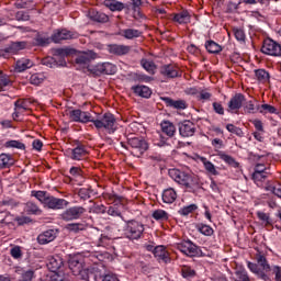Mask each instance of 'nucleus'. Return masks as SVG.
<instances>
[{"instance_id": "nucleus-1", "label": "nucleus", "mask_w": 281, "mask_h": 281, "mask_svg": "<svg viewBox=\"0 0 281 281\" xmlns=\"http://www.w3.org/2000/svg\"><path fill=\"white\" fill-rule=\"evenodd\" d=\"M169 177L179 183V186H183L187 192L194 193L201 188V180L198 176L190 175L186 171H181L179 169H170Z\"/></svg>"}, {"instance_id": "nucleus-2", "label": "nucleus", "mask_w": 281, "mask_h": 281, "mask_svg": "<svg viewBox=\"0 0 281 281\" xmlns=\"http://www.w3.org/2000/svg\"><path fill=\"white\" fill-rule=\"evenodd\" d=\"M124 223L125 226L123 227V234L125 238L128 240H139V238L144 236V232L146 231L144 223L137 220H125Z\"/></svg>"}, {"instance_id": "nucleus-3", "label": "nucleus", "mask_w": 281, "mask_h": 281, "mask_svg": "<svg viewBox=\"0 0 281 281\" xmlns=\"http://www.w3.org/2000/svg\"><path fill=\"white\" fill-rule=\"evenodd\" d=\"M93 125L98 131L105 128L109 135H113L117 131V119L112 113H104L101 119H94Z\"/></svg>"}, {"instance_id": "nucleus-4", "label": "nucleus", "mask_w": 281, "mask_h": 281, "mask_svg": "<svg viewBox=\"0 0 281 281\" xmlns=\"http://www.w3.org/2000/svg\"><path fill=\"white\" fill-rule=\"evenodd\" d=\"M127 144L132 148L131 154L134 157H142L146 150H148V142L144 137H128Z\"/></svg>"}, {"instance_id": "nucleus-5", "label": "nucleus", "mask_w": 281, "mask_h": 281, "mask_svg": "<svg viewBox=\"0 0 281 281\" xmlns=\"http://www.w3.org/2000/svg\"><path fill=\"white\" fill-rule=\"evenodd\" d=\"M85 214H87V209L80 205H75L66 209L59 214V218L65 221V223H69L71 221H80Z\"/></svg>"}, {"instance_id": "nucleus-6", "label": "nucleus", "mask_w": 281, "mask_h": 281, "mask_svg": "<svg viewBox=\"0 0 281 281\" xmlns=\"http://www.w3.org/2000/svg\"><path fill=\"white\" fill-rule=\"evenodd\" d=\"M90 74L95 78H100V76H114L117 74V66L113 65L112 63L105 61L102 64H97L89 68Z\"/></svg>"}, {"instance_id": "nucleus-7", "label": "nucleus", "mask_w": 281, "mask_h": 281, "mask_svg": "<svg viewBox=\"0 0 281 281\" xmlns=\"http://www.w3.org/2000/svg\"><path fill=\"white\" fill-rule=\"evenodd\" d=\"M55 56H59V61L56 60L54 57H45L42 59V65L45 67H49L50 69H54V67H65L67 65V61H65V56H69V52L64 48H57L55 49Z\"/></svg>"}, {"instance_id": "nucleus-8", "label": "nucleus", "mask_w": 281, "mask_h": 281, "mask_svg": "<svg viewBox=\"0 0 281 281\" xmlns=\"http://www.w3.org/2000/svg\"><path fill=\"white\" fill-rule=\"evenodd\" d=\"M85 259L80 255H69L68 256V269L71 271L72 276H79L81 278L82 272L87 269L83 268Z\"/></svg>"}, {"instance_id": "nucleus-9", "label": "nucleus", "mask_w": 281, "mask_h": 281, "mask_svg": "<svg viewBox=\"0 0 281 281\" xmlns=\"http://www.w3.org/2000/svg\"><path fill=\"white\" fill-rule=\"evenodd\" d=\"M70 122H77L78 124H93L95 117L90 114L89 111H82L80 109L70 110L68 113Z\"/></svg>"}, {"instance_id": "nucleus-10", "label": "nucleus", "mask_w": 281, "mask_h": 281, "mask_svg": "<svg viewBox=\"0 0 281 281\" xmlns=\"http://www.w3.org/2000/svg\"><path fill=\"white\" fill-rule=\"evenodd\" d=\"M177 249L190 258L201 256V248L196 246V244L192 243V240H182L177 244Z\"/></svg>"}, {"instance_id": "nucleus-11", "label": "nucleus", "mask_w": 281, "mask_h": 281, "mask_svg": "<svg viewBox=\"0 0 281 281\" xmlns=\"http://www.w3.org/2000/svg\"><path fill=\"white\" fill-rule=\"evenodd\" d=\"M261 53L265 54L266 56H274V57L281 56V45L280 43L268 37L262 42Z\"/></svg>"}, {"instance_id": "nucleus-12", "label": "nucleus", "mask_w": 281, "mask_h": 281, "mask_svg": "<svg viewBox=\"0 0 281 281\" xmlns=\"http://www.w3.org/2000/svg\"><path fill=\"white\" fill-rule=\"evenodd\" d=\"M68 155L72 161H82L89 155V149L87 145L80 143V140H76L75 148L68 149Z\"/></svg>"}, {"instance_id": "nucleus-13", "label": "nucleus", "mask_w": 281, "mask_h": 281, "mask_svg": "<svg viewBox=\"0 0 281 281\" xmlns=\"http://www.w3.org/2000/svg\"><path fill=\"white\" fill-rule=\"evenodd\" d=\"M74 38H78V33L67 29L55 30L52 34L53 43H60V41H71Z\"/></svg>"}, {"instance_id": "nucleus-14", "label": "nucleus", "mask_w": 281, "mask_h": 281, "mask_svg": "<svg viewBox=\"0 0 281 281\" xmlns=\"http://www.w3.org/2000/svg\"><path fill=\"white\" fill-rule=\"evenodd\" d=\"M245 104V94L236 93L234 94L227 103V113H238Z\"/></svg>"}, {"instance_id": "nucleus-15", "label": "nucleus", "mask_w": 281, "mask_h": 281, "mask_svg": "<svg viewBox=\"0 0 281 281\" xmlns=\"http://www.w3.org/2000/svg\"><path fill=\"white\" fill-rule=\"evenodd\" d=\"M160 100L167 109H175L176 111H186L188 109V102L183 99L175 100L170 97H161Z\"/></svg>"}, {"instance_id": "nucleus-16", "label": "nucleus", "mask_w": 281, "mask_h": 281, "mask_svg": "<svg viewBox=\"0 0 281 281\" xmlns=\"http://www.w3.org/2000/svg\"><path fill=\"white\" fill-rule=\"evenodd\" d=\"M178 131L181 137H193L196 133V125L192 121H183L178 124Z\"/></svg>"}, {"instance_id": "nucleus-17", "label": "nucleus", "mask_w": 281, "mask_h": 281, "mask_svg": "<svg viewBox=\"0 0 281 281\" xmlns=\"http://www.w3.org/2000/svg\"><path fill=\"white\" fill-rule=\"evenodd\" d=\"M68 205L69 201L50 195L46 200L44 207H48V210H65Z\"/></svg>"}, {"instance_id": "nucleus-18", "label": "nucleus", "mask_w": 281, "mask_h": 281, "mask_svg": "<svg viewBox=\"0 0 281 281\" xmlns=\"http://www.w3.org/2000/svg\"><path fill=\"white\" fill-rule=\"evenodd\" d=\"M58 237V229H47L37 236L38 245H49V243H54Z\"/></svg>"}, {"instance_id": "nucleus-19", "label": "nucleus", "mask_w": 281, "mask_h": 281, "mask_svg": "<svg viewBox=\"0 0 281 281\" xmlns=\"http://www.w3.org/2000/svg\"><path fill=\"white\" fill-rule=\"evenodd\" d=\"M168 19L173 21V23H179V25H188V23H190L192 20V15H190L188 10H182L179 13L169 14Z\"/></svg>"}, {"instance_id": "nucleus-20", "label": "nucleus", "mask_w": 281, "mask_h": 281, "mask_svg": "<svg viewBox=\"0 0 281 281\" xmlns=\"http://www.w3.org/2000/svg\"><path fill=\"white\" fill-rule=\"evenodd\" d=\"M154 257L158 262H165V265L170 262V252H168L165 246H156L154 249Z\"/></svg>"}, {"instance_id": "nucleus-21", "label": "nucleus", "mask_w": 281, "mask_h": 281, "mask_svg": "<svg viewBox=\"0 0 281 281\" xmlns=\"http://www.w3.org/2000/svg\"><path fill=\"white\" fill-rule=\"evenodd\" d=\"M247 268L249 269V271H251V273H255V276H257L259 280L271 281V277H269V274H267L265 270H261L258 263L247 261Z\"/></svg>"}, {"instance_id": "nucleus-22", "label": "nucleus", "mask_w": 281, "mask_h": 281, "mask_svg": "<svg viewBox=\"0 0 281 281\" xmlns=\"http://www.w3.org/2000/svg\"><path fill=\"white\" fill-rule=\"evenodd\" d=\"M103 5H105V8H109L111 12H122V10H131V5L124 4L123 2H120L117 0H105L103 2Z\"/></svg>"}, {"instance_id": "nucleus-23", "label": "nucleus", "mask_w": 281, "mask_h": 281, "mask_svg": "<svg viewBox=\"0 0 281 281\" xmlns=\"http://www.w3.org/2000/svg\"><path fill=\"white\" fill-rule=\"evenodd\" d=\"M77 195L81 201H89V199H92V196H98V191H95L93 187L87 186L77 189Z\"/></svg>"}, {"instance_id": "nucleus-24", "label": "nucleus", "mask_w": 281, "mask_h": 281, "mask_svg": "<svg viewBox=\"0 0 281 281\" xmlns=\"http://www.w3.org/2000/svg\"><path fill=\"white\" fill-rule=\"evenodd\" d=\"M251 124L255 126L256 131L252 133V136L257 142H265V124L262 121L256 119L251 121Z\"/></svg>"}, {"instance_id": "nucleus-25", "label": "nucleus", "mask_w": 281, "mask_h": 281, "mask_svg": "<svg viewBox=\"0 0 281 281\" xmlns=\"http://www.w3.org/2000/svg\"><path fill=\"white\" fill-rule=\"evenodd\" d=\"M160 74L165 78H179V67L168 64L160 67Z\"/></svg>"}, {"instance_id": "nucleus-26", "label": "nucleus", "mask_w": 281, "mask_h": 281, "mask_svg": "<svg viewBox=\"0 0 281 281\" xmlns=\"http://www.w3.org/2000/svg\"><path fill=\"white\" fill-rule=\"evenodd\" d=\"M98 58V54L93 50H88L76 57L75 63L77 65H89L91 60H95Z\"/></svg>"}, {"instance_id": "nucleus-27", "label": "nucleus", "mask_w": 281, "mask_h": 281, "mask_svg": "<svg viewBox=\"0 0 281 281\" xmlns=\"http://www.w3.org/2000/svg\"><path fill=\"white\" fill-rule=\"evenodd\" d=\"M16 160H14V156L12 154H0V170H8V168H12Z\"/></svg>"}, {"instance_id": "nucleus-28", "label": "nucleus", "mask_w": 281, "mask_h": 281, "mask_svg": "<svg viewBox=\"0 0 281 281\" xmlns=\"http://www.w3.org/2000/svg\"><path fill=\"white\" fill-rule=\"evenodd\" d=\"M132 91L135 93V95H138V98L148 99L150 95H153V90L144 85L133 86Z\"/></svg>"}, {"instance_id": "nucleus-29", "label": "nucleus", "mask_w": 281, "mask_h": 281, "mask_svg": "<svg viewBox=\"0 0 281 281\" xmlns=\"http://www.w3.org/2000/svg\"><path fill=\"white\" fill-rule=\"evenodd\" d=\"M63 265H65V261L63 260V257L55 255L49 258L47 267L49 271H61Z\"/></svg>"}, {"instance_id": "nucleus-30", "label": "nucleus", "mask_w": 281, "mask_h": 281, "mask_svg": "<svg viewBox=\"0 0 281 281\" xmlns=\"http://www.w3.org/2000/svg\"><path fill=\"white\" fill-rule=\"evenodd\" d=\"M52 42L54 41L52 40V36L49 37L47 33H37L34 37V44L37 47H47L52 44Z\"/></svg>"}, {"instance_id": "nucleus-31", "label": "nucleus", "mask_w": 281, "mask_h": 281, "mask_svg": "<svg viewBox=\"0 0 281 281\" xmlns=\"http://www.w3.org/2000/svg\"><path fill=\"white\" fill-rule=\"evenodd\" d=\"M110 54H114L115 56H126L128 52H131V46L120 45V44H111L109 46Z\"/></svg>"}, {"instance_id": "nucleus-32", "label": "nucleus", "mask_w": 281, "mask_h": 281, "mask_svg": "<svg viewBox=\"0 0 281 281\" xmlns=\"http://www.w3.org/2000/svg\"><path fill=\"white\" fill-rule=\"evenodd\" d=\"M80 279L85 281H102V273L98 270L86 269Z\"/></svg>"}, {"instance_id": "nucleus-33", "label": "nucleus", "mask_w": 281, "mask_h": 281, "mask_svg": "<svg viewBox=\"0 0 281 281\" xmlns=\"http://www.w3.org/2000/svg\"><path fill=\"white\" fill-rule=\"evenodd\" d=\"M177 201V190L173 188H167L162 191V202L167 205H172Z\"/></svg>"}, {"instance_id": "nucleus-34", "label": "nucleus", "mask_w": 281, "mask_h": 281, "mask_svg": "<svg viewBox=\"0 0 281 281\" xmlns=\"http://www.w3.org/2000/svg\"><path fill=\"white\" fill-rule=\"evenodd\" d=\"M180 274L182 276L183 280H194L196 277V270L192 268V266L183 265L180 267Z\"/></svg>"}, {"instance_id": "nucleus-35", "label": "nucleus", "mask_w": 281, "mask_h": 281, "mask_svg": "<svg viewBox=\"0 0 281 281\" xmlns=\"http://www.w3.org/2000/svg\"><path fill=\"white\" fill-rule=\"evenodd\" d=\"M32 67H34V61L27 58H21L15 64V71H18V74H23V71L32 69Z\"/></svg>"}, {"instance_id": "nucleus-36", "label": "nucleus", "mask_w": 281, "mask_h": 281, "mask_svg": "<svg viewBox=\"0 0 281 281\" xmlns=\"http://www.w3.org/2000/svg\"><path fill=\"white\" fill-rule=\"evenodd\" d=\"M161 131L165 135H167V137H175L176 133H177V127L175 126V124L170 121H162L161 124Z\"/></svg>"}, {"instance_id": "nucleus-37", "label": "nucleus", "mask_w": 281, "mask_h": 281, "mask_svg": "<svg viewBox=\"0 0 281 281\" xmlns=\"http://www.w3.org/2000/svg\"><path fill=\"white\" fill-rule=\"evenodd\" d=\"M256 261L257 265L259 267H261V271H263V273H269V271H271L272 266L269 265V261L267 260V257H265V255H262V252H259L256 255Z\"/></svg>"}, {"instance_id": "nucleus-38", "label": "nucleus", "mask_w": 281, "mask_h": 281, "mask_svg": "<svg viewBox=\"0 0 281 281\" xmlns=\"http://www.w3.org/2000/svg\"><path fill=\"white\" fill-rule=\"evenodd\" d=\"M24 212L31 216H41V214H43V210H41V207H38V205L32 201L26 202Z\"/></svg>"}, {"instance_id": "nucleus-39", "label": "nucleus", "mask_w": 281, "mask_h": 281, "mask_svg": "<svg viewBox=\"0 0 281 281\" xmlns=\"http://www.w3.org/2000/svg\"><path fill=\"white\" fill-rule=\"evenodd\" d=\"M89 16H90L91 21H95L97 23H109V15H106L105 13H102L100 11L92 9L89 12Z\"/></svg>"}, {"instance_id": "nucleus-40", "label": "nucleus", "mask_w": 281, "mask_h": 281, "mask_svg": "<svg viewBox=\"0 0 281 281\" xmlns=\"http://www.w3.org/2000/svg\"><path fill=\"white\" fill-rule=\"evenodd\" d=\"M217 157L224 161V164H227V166H232V168H239L240 164L236 161L234 157L231 155L225 154V151H218Z\"/></svg>"}, {"instance_id": "nucleus-41", "label": "nucleus", "mask_w": 281, "mask_h": 281, "mask_svg": "<svg viewBox=\"0 0 281 281\" xmlns=\"http://www.w3.org/2000/svg\"><path fill=\"white\" fill-rule=\"evenodd\" d=\"M121 36L127 41H133V38H139L142 36V31L137 29H125L121 31Z\"/></svg>"}, {"instance_id": "nucleus-42", "label": "nucleus", "mask_w": 281, "mask_h": 281, "mask_svg": "<svg viewBox=\"0 0 281 281\" xmlns=\"http://www.w3.org/2000/svg\"><path fill=\"white\" fill-rule=\"evenodd\" d=\"M27 43L25 42H12L5 49V54H16L21 49H25Z\"/></svg>"}, {"instance_id": "nucleus-43", "label": "nucleus", "mask_w": 281, "mask_h": 281, "mask_svg": "<svg viewBox=\"0 0 281 281\" xmlns=\"http://www.w3.org/2000/svg\"><path fill=\"white\" fill-rule=\"evenodd\" d=\"M12 87V79L10 75H5L3 70L0 72V92L8 91Z\"/></svg>"}, {"instance_id": "nucleus-44", "label": "nucleus", "mask_w": 281, "mask_h": 281, "mask_svg": "<svg viewBox=\"0 0 281 281\" xmlns=\"http://www.w3.org/2000/svg\"><path fill=\"white\" fill-rule=\"evenodd\" d=\"M204 47L209 54H218L220 52H223V46L212 40L206 41Z\"/></svg>"}, {"instance_id": "nucleus-45", "label": "nucleus", "mask_w": 281, "mask_h": 281, "mask_svg": "<svg viewBox=\"0 0 281 281\" xmlns=\"http://www.w3.org/2000/svg\"><path fill=\"white\" fill-rule=\"evenodd\" d=\"M257 109H258L259 113H261V115H267V113H270V115H279L280 114V112L278 111V109H276V106H273L271 104H267V103L258 105Z\"/></svg>"}, {"instance_id": "nucleus-46", "label": "nucleus", "mask_w": 281, "mask_h": 281, "mask_svg": "<svg viewBox=\"0 0 281 281\" xmlns=\"http://www.w3.org/2000/svg\"><path fill=\"white\" fill-rule=\"evenodd\" d=\"M195 229L202 234V236H214V228H212L210 225L198 223L195 224Z\"/></svg>"}, {"instance_id": "nucleus-47", "label": "nucleus", "mask_w": 281, "mask_h": 281, "mask_svg": "<svg viewBox=\"0 0 281 281\" xmlns=\"http://www.w3.org/2000/svg\"><path fill=\"white\" fill-rule=\"evenodd\" d=\"M243 109H244V112L248 115H251L254 113H258V105L256 106V104L254 103V101L251 100H248L247 101V97H245V102L244 104L241 105Z\"/></svg>"}, {"instance_id": "nucleus-48", "label": "nucleus", "mask_w": 281, "mask_h": 281, "mask_svg": "<svg viewBox=\"0 0 281 281\" xmlns=\"http://www.w3.org/2000/svg\"><path fill=\"white\" fill-rule=\"evenodd\" d=\"M151 217L154 218V221H159L160 223H164L168 221V218H170V214H168V212H166L165 210L158 209L153 212Z\"/></svg>"}, {"instance_id": "nucleus-49", "label": "nucleus", "mask_w": 281, "mask_h": 281, "mask_svg": "<svg viewBox=\"0 0 281 281\" xmlns=\"http://www.w3.org/2000/svg\"><path fill=\"white\" fill-rule=\"evenodd\" d=\"M31 195L35 196V199H37V201H40V203L45 206L52 194H49L47 191H32Z\"/></svg>"}, {"instance_id": "nucleus-50", "label": "nucleus", "mask_w": 281, "mask_h": 281, "mask_svg": "<svg viewBox=\"0 0 281 281\" xmlns=\"http://www.w3.org/2000/svg\"><path fill=\"white\" fill-rule=\"evenodd\" d=\"M48 278L50 281H67V274L63 270H50Z\"/></svg>"}, {"instance_id": "nucleus-51", "label": "nucleus", "mask_w": 281, "mask_h": 281, "mask_svg": "<svg viewBox=\"0 0 281 281\" xmlns=\"http://www.w3.org/2000/svg\"><path fill=\"white\" fill-rule=\"evenodd\" d=\"M255 76L259 82H269L271 75L266 69L255 70Z\"/></svg>"}, {"instance_id": "nucleus-52", "label": "nucleus", "mask_w": 281, "mask_h": 281, "mask_svg": "<svg viewBox=\"0 0 281 281\" xmlns=\"http://www.w3.org/2000/svg\"><path fill=\"white\" fill-rule=\"evenodd\" d=\"M132 80L134 82H151L153 77H150L144 72H134L132 75Z\"/></svg>"}, {"instance_id": "nucleus-53", "label": "nucleus", "mask_w": 281, "mask_h": 281, "mask_svg": "<svg viewBox=\"0 0 281 281\" xmlns=\"http://www.w3.org/2000/svg\"><path fill=\"white\" fill-rule=\"evenodd\" d=\"M140 65L145 71H148V74H155V69H157V65H155V61L148 60L146 58L140 60Z\"/></svg>"}, {"instance_id": "nucleus-54", "label": "nucleus", "mask_w": 281, "mask_h": 281, "mask_svg": "<svg viewBox=\"0 0 281 281\" xmlns=\"http://www.w3.org/2000/svg\"><path fill=\"white\" fill-rule=\"evenodd\" d=\"M196 210H199V206H196V204H190L181 207L178 211V214H180V216H190V214H192L193 212H196Z\"/></svg>"}, {"instance_id": "nucleus-55", "label": "nucleus", "mask_w": 281, "mask_h": 281, "mask_svg": "<svg viewBox=\"0 0 281 281\" xmlns=\"http://www.w3.org/2000/svg\"><path fill=\"white\" fill-rule=\"evenodd\" d=\"M257 218H259V221L265 223V227H269V226L273 225V220H271V216H269L268 213L258 211L257 212Z\"/></svg>"}, {"instance_id": "nucleus-56", "label": "nucleus", "mask_w": 281, "mask_h": 281, "mask_svg": "<svg viewBox=\"0 0 281 281\" xmlns=\"http://www.w3.org/2000/svg\"><path fill=\"white\" fill-rule=\"evenodd\" d=\"M4 148H16L18 150H25V144L21 140H7L4 143Z\"/></svg>"}, {"instance_id": "nucleus-57", "label": "nucleus", "mask_w": 281, "mask_h": 281, "mask_svg": "<svg viewBox=\"0 0 281 281\" xmlns=\"http://www.w3.org/2000/svg\"><path fill=\"white\" fill-rule=\"evenodd\" d=\"M267 177H269V173H256L252 172L251 179L260 188L265 181H267Z\"/></svg>"}, {"instance_id": "nucleus-58", "label": "nucleus", "mask_w": 281, "mask_h": 281, "mask_svg": "<svg viewBox=\"0 0 281 281\" xmlns=\"http://www.w3.org/2000/svg\"><path fill=\"white\" fill-rule=\"evenodd\" d=\"M132 2L127 5H130V10L134 12V16H142V0H131Z\"/></svg>"}, {"instance_id": "nucleus-59", "label": "nucleus", "mask_w": 281, "mask_h": 281, "mask_svg": "<svg viewBox=\"0 0 281 281\" xmlns=\"http://www.w3.org/2000/svg\"><path fill=\"white\" fill-rule=\"evenodd\" d=\"M106 214H109V216H114V217L119 216L120 218H122V221H125L124 217L122 216V211L120 210L119 204L109 206Z\"/></svg>"}, {"instance_id": "nucleus-60", "label": "nucleus", "mask_w": 281, "mask_h": 281, "mask_svg": "<svg viewBox=\"0 0 281 281\" xmlns=\"http://www.w3.org/2000/svg\"><path fill=\"white\" fill-rule=\"evenodd\" d=\"M226 131H228V133H233V135H237V137H245V132H243V128L237 127L232 123L226 125Z\"/></svg>"}, {"instance_id": "nucleus-61", "label": "nucleus", "mask_w": 281, "mask_h": 281, "mask_svg": "<svg viewBox=\"0 0 281 281\" xmlns=\"http://www.w3.org/2000/svg\"><path fill=\"white\" fill-rule=\"evenodd\" d=\"M235 276L237 277V281H251V278L249 277V272L245 268H240L235 271Z\"/></svg>"}, {"instance_id": "nucleus-62", "label": "nucleus", "mask_w": 281, "mask_h": 281, "mask_svg": "<svg viewBox=\"0 0 281 281\" xmlns=\"http://www.w3.org/2000/svg\"><path fill=\"white\" fill-rule=\"evenodd\" d=\"M101 281H120V278L115 272L108 271L102 274Z\"/></svg>"}, {"instance_id": "nucleus-63", "label": "nucleus", "mask_w": 281, "mask_h": 281, "mask_svg": "<svg viewBox=\"0 0 281 281\" xmlns=\"http://www.w3.org/2000/svg\"><path fill=\"white\" fill-rule=\"evenodd\" d=\"M34 278V270H26L22 272L19 281H32Z\"/></svg>"}, {"instance_id": "nucleus-64", "label": "nucleus", "mask_w": 281, "mask_h": 281, "mask_svg": "<svg viewBox=\"0 0 281 281\" xmlns=\"http://www.w3.org/2000/svg\"><path fill=\"white\" fill-rule=\"evenodd\" d=\"M272 276H274V281H281V267L272 266L271 270Z\"/></svg>"}]
</instances>
